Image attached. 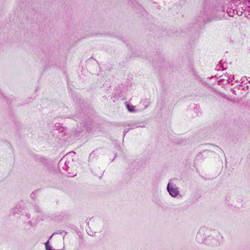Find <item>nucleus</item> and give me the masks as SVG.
<instances>
[{
  "instance_id": "nucleus-1",
  "label": "nucleus",
  "mask_w": 250,
  "mask_h": 250,
  "mask_svg": "<svg viewBox=\"0 0 250 250\" xmlns=\"http://www.w3.org/2000/svg\"><path fill=\"white\" fill-rule=\"evenodd\" d=\"M75 154V153L72 151L65 155L59 162V167L71 174V168L74 162L73 156Z\"/></svg>"
},
{
  "instance_id": "nucleus-2",
  "label": "nucleus",
  "mask_w": 250,
  "mask_h": 250,
  "mask_svg": "<svg viewBox=\"0 0 250 250\" xmlns=\"http://www.w3.org/2000/svg\"><path fill=\"white\" fill-rule=\"evenodd\" d=\"M230 8H228L227 9V13L229 17H233V14H236L238 16H241L244 13V10H238L236 6H238L239 4L242 3H245L246 5L250 4V0H232V1H230Z\"/></svg>"
},
{
  "instance_id": "nucleus-3",
  "label": "nucleus",
  "mask_w": 250,
  "mask_h": 250,
  "mask_svg": "<svg viewBox=\"0 0 250 250\" xmlns=\"http://www.w3.org/2000/svg\"><path fill=\"white\" fill-rule=\"evenodd\" d=\"M210 230L208 229L205 227L201 228L196 237L197 242L201 243L204 242Z\"/></svg>"
},
{
  "instance_id": "nucleus-4",
  "label": "nucleus",
  "mask_w": 250,
  "mask_h": 250,
  "mask_svg": "<svg viewBox=\"0 0 250 250\" xmlns=\"http://www.w3.org/2000/svg\"><path fill=\"white\" fill-rule=\"evenodd\" d=\"M167 190L169 194L172 197H175L179 194L178 188L176 187V186L175 185H171L169 183L167 185Z\"/></svg>"
},
{
  "instance_id": "nucleus-5",
  "label": "nucleus",
  "mask_w": 250,
  "mask_h": 250,
  "mask_svg": "<svg viewBox=\"0 0 250 250\" xmlns=\"http://www.w3.org/2000/svg\"><path fill=\"white\" fill-rule=\"evenodd\" d=\"M226 69V64L225 65L224 64H222V61H220L219 62V64L216 66V68H215L216 70L218 71H220L222 70H224Z\"/></svg>"
},
{
  "instance_id": "nucleus-6",
  "label": "nucleus",
  "mask_w": 250,
  "mask_h": 250,
  "mask_svg": "<svg viewBox=\"0 0 250 250\" xmlns=\"http://www.w3.org/2000/svg\"><path fill=\"white\" fill-rule=\"evenodd\" d=\"M244 13L246 17L250 19V5L248 6L247 7H245L244 10Z\"/></svg>"
},
{
  "instance_id": "nucleus-7",
  "label": "nucleus",
  "mask_w": 250,
  "mask_h": 250,
  "mask_svg": "<svg viewBox=\"0 0 250 250\" xmlns=\"http://www.w3.org/2000/svg\"><path fill=\"white\" fill-rule=\"evenodd\" d=\"M228 81L229 82V83L230 82H231V84H234V83H232V82L233 80H235V79L234 75H230L229 76V74H228Z\"/></svg>"
},
{
  "instance_id": "nucleus-8",
  "label": "nucleus",
  "mask_w": 250,
  "mask_h": 250,
  "mask_svg": "<svg viewBox=\"0 0 250 250\" xmlns=\"http://www.w3.org/2000/svg\"><path fill=\"white\" fill-rule=\"evenodd\" d=\"M127 109L130 112H133L135 111V106L132 105L127 104L126 105Z\"/></svg>"
},
{
  "instance_id": "nucleus-9",
  "label": "nucleus",
  "mask_w": 250,
  "mask_h": 250,
  "mask_svg": "<svg viewBox=\"0 0 250 250\" xmlns=\"http://www.w3.org/2000/svg\"><path fill=\"white\" fill-rule=\"evenodd\" d=\"M45 248L46 250H52L51 247L49 245V241H47L45 243Z\"/></svg>"
},
{
  "instance_id": "nucleus-10",
  "label": "nucleus",
  "mask_w": 250,
  "mask_h": 250,
  "mask_svg": "<svg viewBox=\"0 0 250 250\" xmlns=\"http://www.w3.org/2000/svg\"><path fill=\"white\" fill-rule=\"evenodd\" d=\"M95 151H93L90 155H89V158L90 160L91 159H93L94 158V157H95Z\"/></svg>"
},
{
  "instance_id": "nucleus-11",
  "label": "nucleus",
  "mask_w": 250,
  "mask_h": 250,
  "mask_svg": "<svg viewBox=\"0 0 250 250\" xmlns=\"http://www.w3.org/2000/svg\"><path fill=\"white\" fill-rule=\"evenodd\" d=\"M230 91L231 92H232L234 94L236 95V90L234 89L231 88V89H230Z\"/></svg>"
},
{
  "instance_id": "nucleus-12",
  "label": "nucleus",
  "mask_w": 250,
  "mask_h": 250,
  "mask_svg": "<svg viewBox=\"0 0 250 250\" xmlns=\"http://www.w3.org/2000/svg\"><path fill=\"white\" fill-rule=\"evenodd\" d=\"M35 194L34 192L32 193L30 195V197L31 198L34 199L35 197Z\"/></svg>"
},
{
  "instance_id": "nucleus-13",
  "label": "nucleus",
  "mask_w": 250,
  "mask_h": 250,
  "mask_svg": "<svg viewBox=\"0 0 250 250\" xmlns=\"http://www.w3.org/2000/svg\"><path fill=\"white\" fill-rule=\"evenodd\" d=\"M128 132V131H125L124 132V136H125V135L126 134V133H127V132Z\"/></svg>"
},
{
  "instance_id": "nucleus-14",
  "label": "nucleus",
  "mask_w": 250,
  "mask_h": 250,
  "mask_svg": "<svg viewBox=\"0 0 250 250\" xmlns=\"http://www.w3.org/2000/svg\"><path fill=\"white\" fill-rule=\"evenodd\" d=\"M241 87H242V86H241V85H239V86L237 87V88H238V89H241Z\"/></svg>"
},
{
  "instance_id": "nucleus-15",
  "label": "nucleus",
  "mask_w": 250,
  "mask_h": 250,
  "mask_svg": "<svg viewBox=\"0 0 250 250\" xmlns=\"http://www.w3.org/2000/svg\"><path fill=\"white\" fill-rule=\"evenodd\" d=\"M55 234H56V233H53V234H52L51 236H50V238H51L52 237V236H53V235H54Z\"/></svg>"
},
{
  "instance_id": "nucleus-16",
  "label": "nucleus",
  "mask_w": 250,
  "mask_h": 250,
  "mask_svg": "<svg viewBox=\"0 0 250 250\" xmlns=\"http://www.w3.org/2000/svg\"><path fill=\"white\" fill-rule=\"evenodd\" d=\"M75 175H76L75 174H73H73H72V175H70V176H75Z\"/></svg>"
},
{
  "instance_id": "nucleus-17",
  "label": "nucleus",
  "mask_w": 250,
  "mask_h": 250,
  "mask_svg": "<svg viewBox=\"0 0 250 250\" xmlns=\"http://www.w3.org/2000/svg\"><path fill=\"white\" fill-rule=\"evenodd\" d=\"M63 233V232H60V234H62V233Z\"/></svg>"
}]
</instances>
